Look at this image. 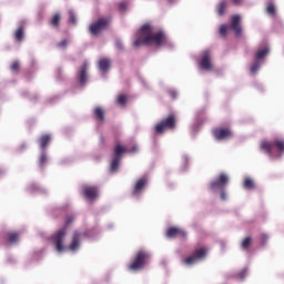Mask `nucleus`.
I'll return each instance as SVG.
<instances>
[{
	"mask_svg": "<svg viewBox=\"0 0 284 284\" xmlns=\"http://www.w3.org/2000/svg\"><path fill=\"white\" fill-rule=\"evenodd\" d=\"M148 263H150V253L140 250L135 253L133 261L129 265V270H131V272H140V270H143Z\"/></svg>",
	"mask_w": 284,
	"mask_h": 284,
	"instance_id": "3",
	"label": "nucleus"
},
{
	"mask_svg": "<svg viewBox=\"0 0 284 284\" xmlns=\"http://www.w3.org/2000/svg\"><path fill=\"white\" fill-rule=\"evenodd\" d=\"M19 68H21V64L19 63V61H14L12 64H11V70L13 72H19Z\"/></svg>",
	"mask_w": 284,
	"mask_h": 284,
	"instance_id": "36",
	"label": "nucleus"
},
{
	"mask_svg": "<svg viewBox=\"0 0 284 284\" xmlns=\"http://www.w3.org/2000/svg\"><path fill=\"white\" fill-rule=\"evenodd\" d=\"M220 196L222 201H227V193L225 192V189H221Z\"/></svg>",
	"mask_w": 284,
	"mask_h": 284,
	"instance_id": "42",
	"label": "nucleus"
},
{
	"mask_svg": "<svg viewBox=\"0 0 284 284\" xmlns=\"http://www.w3.org/2000/svg\"><path fill=\"white\" fill-rule=\"evenodd\" d=\"M128 152V148L125 145L121 144V142H116L113 148V158L111 160L110 171L116 172L119 170V163H121V159H123V154ZM132 154L139 152V146L133 145L132 149L129 150Z\"/></svg>",
	"mask_w": 284,
	"mask_h": 284,
	"instance_id": "2",
	"label": "nucleus"
},
{
	"mask_svg": "<svg viewBox=\"0 0 284 284\" xmlns=\"http://www.w3.org/2000/svg\"><path fill=\"white\" fill-rule=\"evenodd\" d=\"M243 186L245 187V190H254V180L246 178L243 182Z\"/></svg>",
	"mask_w": 284,
	"mask_h": 284,
	"instance_id": "28",
	"label": "nucleus"
},
{
	"mask_svg": "<svg viewBox=\"0 0 284 284\" xmlns=\"http://www.w3.org/2000/svg\"><path fill=\"white\" fill-rule=\"evenodd\" d=\"M82 236H83V233H80L79 231H75L73 233L72 242L69 245V250H71V252H77V250H79V245H81Z\"/></svg>",
	"mask_w": 284,
	"mask_h": 284,
	"instance_id": "16",
	"label": "nucleus"
},
{
	"mask_svg": "<svg viewBox=\"0 0 284 284\" xmlns=\"http://www.w3.org/2000/svg\"><path fill=\"white\" fill-rule=\"evenodd\" d=\"M230 183V178L225 173H221L219 179L210 183L211 190H224L225 185Z\"/></svg>",
	"mask_w": 284,
	"mask_h": 284,
	"instance_id": "9",
	"label": "nucleus"
},
{
	"mask_svg": "<svg viewBox=\"0 0 284 284\" xmlns=\"http://www.w3.org/2000/svg\"><path fill=\"white\" fill-rule=\"evenodd\" d=\"M50 141H52L51 134L41 135V138L39 139L40 148L42 150H45V148H48V144L50 143Z\"/></svg>",
	"mask_w": 284,
	"mask_h": 284,
	"instance_id": "21",
	"label": "nucleus"
},
{
	"mask_svg": "<svg viewBox=\"0 0 284 284\" xmlns=\"http://www.w3.org/2000/svg\"><path fill=\"white\" fill-rule=\"evenodd\" d=\"M156 134H163L168 130H176V114L171 113L154 126Z\"/></svg>",
	"mask_w": 284,
	"mask_h": 284,
	"instance_id": "4",
	"label": "nucleus"
},
{
	"mask_svg": "<svg viewBox=\"0 0 284 284\" xmlns=\"http://www.w3.org/2000/svg\"><path fill=\"white\" fill-rule=\"evenodd\" d=\"M4 241L8 243L14 244L19 242V232L9 231L3 235Z\"/></svg>",
	"mask_w": 284,
	"mask_h": 284,
	"instance_id": "17",
	"label": "nucleus"
},
{
	"mask_svg": "<svg viewBox=\"0 0 284 284\" xmlns=\"http://www.w3.org/2000/svg\"><path fill=\"white\" fill-rule=\"evenodd\" d=\"M227 30H229V28H227V26H225V24H222L221 27H220V34H221V37H225L226 34H227Z\"/></svg>",
	"mask_w": 284,
	"mask_h": 284,
	"instance_id": "35",
	"label": "nucleus"
},
{
	"mask_svg": "<svg viewBox=\"0 0 284 284\" xmlns=\"http://www.w3.org/2000/svg\"><path fill=\"white\" fill-rule=\"evenodd\" d=\"M270 54V47H264L262 49H258L255 53V61H262V59H265L266 55Z\"/></svg>",
	"mask_w": 284,
	"mask_h": 284,
	"instance_id": "19",
	"label": "nucleus"
},
{
	"mask_svg": "<svg viewBox=\"0 0 284 284\" xmlns=\"http://www.w3.org/2000/svg\"><path fill=\"white\" fill-rule=\"evenodd\" d=\"M80 83L81 85H85L87 81H88V63H84L80 70Z\"/></svg>",
	"mask_w": 284,
	"mask_h": 284,
	"instance_id": "20",
	"label": "nucleus"
},
{
	"mask_svg": "<svg viewBox=\"0 0 284 284\" xmlns=\"http://www.w3.org/2000/svg\"><path fill=\"white\" fill-rule=\"evenodd\" d=\"M148 185V178H140L132 190V196H140Z\"/></svg>",
	"mask_w": 284,
	"mask_h": 284,
	"instance_id": "12",
	"label": "nucleus"
},
{
	"mask_svg": "<svg viewBox=\"0 0 284 284\" xmlns=\"http://www.w3.org/2000/svg\"><path fill=\"white\" fill-rule=\"evenodd\" d=\"M277 149L278 152H284V142L281 140H275L273 142L262 141L261 150L265 152L268 156H274V149Z\"/></svg>",
	"mask_w": 284,
	"mask_h": 284,
	"instance_id": "7",
	"label": "nucleus"
},
{
	"mask_svg": "<svg viewBox=\"0 0 284 284\" xmlns=\"http://www.w3.org/2000/svg\"><path fill=\"white\" fill-rule=\"evenodd\" d=\"M168 239H176L180 236L181 239H187V233L176 226H171L166 231Z\"/></svg>",
	"mask_w": 284,
	"mask_h": 284,
	"instance_id": "14",
	"label": "nucleus"
},
{
	"mask_svg": "<svg viewBox=\"0 0 284 284\" xmlns=\"http://www.w3.org/2000/svg\"><path fill=\"white\" fill-rule=\"evenodd\" d=\"M234 6H241V3L243 2V0H232Z\"/></svg>",
	"mask_w": 284,
	"mask_h": 284,
	"instance_id": "44",
	"label": "nucleus"
},
{
	"mask_svg": "<svg viewBox=\"0 0 284 284\" xmlns=\"http://www.w3.org/2000/svg\"><path fill=\"white\" fill-rule=\"evenodd\" d=\"M93 114L98 121H105V111L101 106H97L93 110Z\"/></svg>",
	"mask_w": 284,
	"mask_h": 284,
	"instance_id": "23",
	"label": "nucleus"
},
{
	"mask_svg": "<svg viewBox=\"0 0 284 284\" xmlns=\"http://www.w3.org/2000/svg\"><path fill=\"white\" fill-rule=\"evenodd\" d=\"M49 24L52 26V28H55V30H59L61 26V13L55 12L49 20Z\"/></svg>",
	"mask_w": 284,
	"mask_h": 284,
	"instance_id": "18",
	"label": "nucleus"
},
{
	"mask_svg": "<svg viewBox=\"0 0 284 284\" xmlns=\"http://www.w3.org/2000/svg\"><path fill=\"white\" fill-rule=\"evenodd\" d=\"M119 10H121L122 12H124V10H128V2H120Z\"/></svg>",
	"mask_w": 284,
	"mask_h": 284,
	"instance_id": "41",
	"label": "nucleus"
},
{
	"mask_svg": "<svg viewBox=\"0 0 284 284\" xmlns=\"http://www.w3.org/2000/svg\"><path fill=\"white\" fill-rule=\"evenodd\" d=\"M115 48H116V50H124L123 41L115 40Z\"/></svg>",
	"mask_w": 284,
	"mask_h": 284,
	"instance_id": "38",
	"label": "nucleus"
},
{
	"mask_svg": "<svg viewBox=\"0 0 284 284\" xmlns=\"http://www.w3.org/2000/svg\"><path fill=\"white\" fill-rule=\"evenodd\" d=\"M110 23H112V19L110 18H100L95 22L91 23L89 27V32L93 34V37H97L103 32V30H108L110 27Z\"/></svg>",
	"mask_w": 284,
	"mask_h": 284,
	"instance_id": "5",
	"label": "nucleus"
},
{
	"mask_svg": "<svg viewBox=\"0 0 284 284\" xmlns=\"http://www.w3.org/2000/svg\"><path fill=\"white\" fill-rule=\"evenodd\" d=\"M216 10H217L219 17H223V14H225V10H227V2L225 0H222L217 4Z\"/></svg>",
	"mask_w": 284,
	"mask_h": 284,
	"instance_id": "25",
	"label": "nucleus"
},
{
	"mask_svg": "<svg viewBox=\"0 0 284 284\" xmlns=\"http://www.w3.org/2000/svg\"><path fill=\"white\" fill-rule=\"evenodd\" d=\"M140 34L141 37H144V45H156L158 48H161V45H165L168 42L165 32H154V27L150 23H145L140 28Z\"/></svg>",
	"mask_w": 284,
	"mask_h": 284,
	"instance_id": "1",
	"label": "nucleus"
},
{
	"mask_svg": "<svg viewBox=\"0 0 284 284\" xmlns=\"http://www.w3.org/2000/svg\"><path fill=\"white\" fill-rule=\"evenodd\" d=\"M213 136L216 141H225V139H232L233 133L230 128H216L213 130Z\"/></svg>",
	"mask_w": 284,
	"mask_h": 284,
	"instance_id": "10",
	"label": "nucleus"
},
{
	"mask_svg": "<svg viewBox=\"0 0 284 284\" xmlns=\"http://www.w3.org/2000/svg\"><path fill=\"white\" fill-rule=\"evenodd\" d=\"M231 28L234 30L236 37H241L243 29L241 28V16L235 14L231 19Z\"/></svg>",
	"mask_w": 284,
	"mask_h": 284,
	"instance_id": "15",
	"label": "nucleus"
},
{
	"mask_svg": "<svg viewBox=\"0 0 284 284\" xmlns=\"http://www.w3.org/2000/svg\"><path fill=\"white\" fill-rule=\"evenodd\" d=\"M207 256V247L202 246L200 248H195L192 255L185 257L183 260L184 265H194L199 263V261H203Z\"/></svg>",
	"mask_w": 284,
	"mask_h": 284,
	"instance_id": "6",
	"label": "nucleus"
},
{
	"mask_svg": "<svg viewBox=\"0 0 284 284\" xmlns=\"http://www.w3.org/2000/svg\"><path fill=\"white\" fill-rule=\"evenodd\" d=\"M266 12L270 17H276V6L274 3L268 2L266 7Z\"/></svg>",
	"mask_w": 284,
	"mask_h": 284,
	"instance_id": "26",
	"label": "nucleus"
},
{
	"mask_svg": "<svg viewBox=\"0 0 284 284\" xmlns=\"http://www.w3.org/2000/svg\"><path fill=\"white\" fill-rule=\"evenodd\" d=\"M143 38H138L134 42H133V47L134 48H141V45H143V43H145V36H142Z\"/></svg>",
	"mask_w": 284,
	"mask_h": 284,
	"instance_id": "32",
	"label": "nucleus"
},
{
	"mask_svg": "<svg viewBox=\"0 0 284 284\" xmlns=\"http://www.w3.org/2000/svg\"><path fill=\"white\" fill-rule=\"evenodd\" d=\"M99 68L101 72H108V70H110V60L105 58L101 59L99 61Z\"/></svg>",
	"mask_w": 284,
	"mask_h": 284,
	"instance_id": "24",
	"label": "nucleus"
},
{
	"mask_svg": "<svg viewBox=\"0 0 284 284\" xmlns=\"http://www.w3.org/2000/svg\"><path fill=\"white\" fill-rule=\"evenodd\" d=\"M171 98L176 99L178 94L176 91H169Z\"/></svg>",
	"mask_w": 284,
	"mask_h": 284,
	"instance_id": "43",
	"label": "nucleus"
},
{
	"mask_svg": "<svg viewBox=\"0 0 284 284\" xmlns=\"http://www.w3.org/2000/svg\"><path fill=\"white\" fill-rule=\"evenodd\" d=\"M69 23H71L72 26H77V14L74 13V11L69 10Z\"/></svg>",
	"mask_w": 284,
	"mask_h": 284,
	"instance_id": "30",
	"label": "nucleus"
},
{
	"mask_svg": "<svg viewBox=\"0 0 284 284\" xmlns=\"http://www.w3.org/2000/svg\"><path fill=\"white\" fill-rule=\"evenodd\" d=\"M267 239H268L267 234L260 235V241H261L262 245H265L267 243Z\"/></svg>",
	"mask_w": 284,
	"mask_h": 284,
	"instance_id": "39",
	"label": "nucleus"
},
{
	"mask_svg": "<svg viewBox=\"0 0 284 284\" xmlns=\"http://www.w3.org/2000/svg\"><path fill=\"white\" fill-rule=\"evenodd\" d=\"M82 194L88 201H97L99 199V187L85 185L82 187Z\"/></svg>",
	"mask_w": 284,
	"mask_h": 284,
	"instance_id": "11",
	"label": "nucleus"
},
{
	"mask_svg": "<svg viewBox=\"0 0 284 284\" xmlns=\"http://www.w3.org/2000/svg\"><path fill=\"white\" fill-rule=\"evenodd\" d=\"M24 37H26V27L20 26L14 32V39L18 40L19 43H21Z\"/></svg>",
	"mask_w": 284,
	"mask_h": 284,
	"instance_id": "22",
	"label": "nucleus"
},
{
	"mask_svg": "<svg viewBox=\"0 0 284 284\" xmlns=\"http://www.w3.org/2000/svg\"><path fill=\"white\" fill-rule=\"evenodd\" d=\"M74 222V215H67L65 225H70V223Z\"/></svg>",
	"mask_w": 284,
	"mask_h": 284,
	"instance_id": "40",
	"label": "nucleus"
},
{
	"mask_svg": "<svg viewBox=\"0 0 284 284\" xmlns=\"http://www.w3.org/2000/svg\"><path fill=\"white\" fill-rule=\"evenodd\" d=\"M241 247H242V250H245L247 252V250H250V247H252V237H250V236L245 237L242 241Z\"/></svg>",
	"mask_w": 284,
	"mask_h": 284,
	"instance_id": "27",
	"label": "nucleus"
},
{
	"mask_svg": "<svg viewBox=\"0 0 284 284\" xmlns=\"http://www.w3.org/2000/svg\"><path fill=\"white\" fill-rule=\"evenodd\" d=\"M200 67L202 70H206L207 72L212 70V55L210 51L206 50L203 52L202 59L200 61Z\"/></svg>",
	"mask_w": 284,
	"mask_h": 284,
	"instance_id": "13",
	"label": "nucleus"
},
{
	"mask_svg": "<svg viewBox=\"0 0 284 284\" xmlns=\"http://www.w3.org/2000/svg\"><path fill=\"white\" fill-rule=\"evenodd\" d=\"M245 276H247V268H243L242 271H240L237 273V278L243 280V278H245Z\"/></svg>",
	"mask_w": 284,
	"mask_h": 284,
	"instance_id": "37",
	"label": "nucleus"
},
{
	"mask_svg": "<svg viewBox=\"0 0 284 284\" xmlns=\"http://www.w3.org/2000/svg\"><path fill=\"white\" fill-rule=\"evenodd\" d=\"M68 39H63L57 43V48H59V50H65V48H68Z\"/></svg>",
	"mask_w": 284,
	"mask_h": 284,
	"instance_id": "33",
	"label": "nucleus"
},
{
	"mask_svg": "<svg viewBox=\"0 0 284 284\" xmlns=\"http://www.w3.org/2000/svg\"><path fill=\"white\" fill-rule=\"evenodd\" d=\"M48 163V155H45V152H42L39 158V165L40 168H43Z\"/></svg>",
	"mask_w": 284,
	"mask_h": 284,
	"instance_id": "31",
	"label": "nucleus"
},
{
	"mask_svg": "<svg viewBox=\"0 0 284 284\" xmlns=\"http://www.w3.org/2000/svg\"><path fill=\"white\" fill-rule=\"evenodd\" d=\"M261 69V62L256 61L251 65V74H256L258 70Z\"/></svg>",
	"mask_w": 284,
	"mask_h": 284,
	"instance_id": "29",
	"label": "nucleus"
},
{
	"mask_svg": "<svg viewBox=\"0 0 284 284\" xmlns=\"http://www.w3.org/2000/svg\"><path fill=\"white\" fill-rule=\"evenodd\" d=\"M118 103L119 105H125V103H128V97L125 94H120L118 97Z\"/></svg>",
	"mask_w": 284,
	"mask_h": 284,
	"instance_id": "34",
	"label": "nucleus"
},
{
	"mask_svg": "<svg viewBox=\"0 0 284 284\" xmlns=\"http://www.w3.org/2000/svg\"><path fill=\"white\" fill-rule=\"evenodd\" d=\"M65 229H61L51 236L57 252H63V250H65V246L63 245V241H65Z\"/></svg>",
	"mask_w": 284,
	"mask_h": 284,
	"instance_id": "8",
	"label": "nucleus"
}]
</instances>
